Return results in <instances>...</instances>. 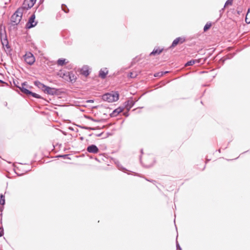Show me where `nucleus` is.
<instances>
[{"mask_svg": "<svg viewBox=\"0 0 250 250\" xmlns=\"http://www.w3.org/2000/svg\"><path fill=\"white\" fill-rule=\"evenodd\" d=\"M211 23L210 22H207L204 27V31L205 32L208 30L211 27Z\"/></svg>", "mask_w": 250, "mask_h": 250, "instance_id": "393cba45", "label": "nucleus"}, {"mask_svg": "<svg viewBox=\"0 0 250 250\" xmlns=\"http://www.w3.org/2000/svg\"><path fill=\"white\" fill-rule=\"evenodd\" d=\"M176 249L177 250H182V249L177 241H176Z\"/></svg>", "mask_w": 250, "mask_h": 250, "instance_id": "7c9ffc66", "label": "nucleus"}, {"mask_svg": "<svg viewBox=\"0 0 250 250\" xmlns=\"http://www.w3.org/2000/svg\"><path fill=\"white\" fill-rule=\"evenodd\" d=\"M15 83V85L17 87V86H18V84H16V83Z\"/></svg>", "mask_w": 250, "mask_h": 250, "instance_id": "603ef678", "label": "nucleus"}, {"mask_svg": "<svg viewBox=\"0 0 250 250\" xmlns=\"http://www.w3.org/2000/svg\"><path fill=\"white\" fill-rule=\"evenodd\" d=\"M68 156H69V155H68V154H63V155H59L58 156V157H61V158H63L64 159H69V158L68 157Z\"/></svg>", "mask_w": 250, "mask_h": 250, "instance_id": "c756f323", "label": "nucleus"}, {"mask_svg": "<svg viewBox=\"0 0 250 250\" xmlns=\"http://www.w3.org/2000/svg\"><path fill=\"white\" fill-rule=\"evenodd\" d=\"M32 88V86L29 85V87H28V88Z\"/></svg>", "mask_w": 250, "mask_h": 250, "instance_id": "8fccbe9b", "label": "nucleus"}, {"mask_svg": "<svg viewBox=\"0 0 250 250\" xmlns=\"http://www.w3.org/2000/svg\"><path fill=\"white\" fill-rule=\"evenodd\" d=\"M241 12H242V10H237V14L238 15H240Z\"/></svg>", "mask_w": 250, "mask_h": 250, "instance_id": "58836bf2", "label": "nucleus"}, {"mask_svg": "<svg viewBox=\"0 0 250 250\" xmlns=\"http://www.w3.org/2000/svg\"><path fill=\"white\" fill-rule=\"evenodd\" d=\"M168 73V71H166V72H164V74H166V73Z\"/></svg>", "mask_w": 250, "mask_h": 250, "instance_id": "09e8293b", "label": "nucleus"}, {"mask_svg": "<svg viewBox=\"0 0 250 250\" xmlns=\"http://www.w3.org/2000/svg\"><path fill=\"white\" fill-rule=\"evenodd\" d=\"M81 140H83V137H81Z\"/></svg>", "mask_w": 250, "mask_h": 250, "instance_id": "864d4df0", "label": "nucleus"}, {"mask_svg": "<svg viewBox=\"0 0 250 250\" xmlns=\"http://www.w3.org/2000/svg\"><path fill=\"white\" fill-rule=\"evenodd\" d=\"M29 87V85L26 82H24L21 84V86H17V87L20 89L22 93V88H27Z\"/></svg>", "mask_w": 250, "mask_h": 250, "instance_id": "6ab92c4d", "label": "nucleus"}, {"mask_svg": "<svg viewBox=\"0 0 250 250\" xmlns=\"http://www.w3.org/2000/svg\"><path fill=\"white\" fill-rule=\"evenodd\" d=\"M115 164L119 170H122L124 172H125V171H128V170H127L125 167H123L122 166V165L119 161L116 162Z\"/></svg>", "mask_w": 250, "mask_h": 250, "instance_id": "412c9836", "label": "nucleus"}, {"mask_svg": "<svg viewBox=\"0 0 250 250\" xmlns=\"http://www.w3.org/2000/svg\"><path fill=\"white\" fill-rule=\"evenodd\" d=\"M108 70L106 68H104V69H101L99 71V76L100 78L104 79L106 77V75L108 73Z\"/></svg>", "mask_w": 250, "mask_h": 250, "instance_id": "2eb2a0df", "label": "nucleus"}, {"mask_svg": "<svg viewBox=\"0 0 250 250\" xmlns=\"http://www.w3.org/2000/svg\"><path fill=\"white\" fill-rule=\"evenodd\" d=\"M86 151L90 153L97 154L99 152V149L95 145H91L87 147Z\"/></svg>", "mask_w": 250, "mask_h": 250, "instance_id": "9d476101", "label": "nucleus"}, {"mask_svg": "<svg viewBox=\"0 0 250 250\" xmlns=\"http://www.w3.org/2000/svg\"><path fill=\"white\" fill-rule=\"evenodd\" d=\"M128 111H127V112H125L124 113V114L125 116H128V114L127 113Z\"/></svg>", "mask_w": 250, "mask_h": 250, "instance_id": "c03bdc74", "label": "nucleus"}, {"mask_svg": "<svg viewBox=\"0 0 250 250\" xmlns=\"http://www.w3.org/2000/svg\"><path fill=\"white\" fill-rule=\"evenodd\" d=\"M0 41L3 47H4L5 45H8V44H9L8 41L7 40L6 36H5V37L3 39H2L1 36Z\"/></svg>", "mask_w": 250, "mask_h": 250, "instance_id": "aec40b11", "label": "nucleus"}, {"mask_svg": "<svg viewBox=\"0 0 250 250\" xmlns=\"http://www.w3.org/2000/svg\"><path fill=\"white\" fill-rule=\"evenodd\" d=\"M163 75H164L163 72H159L154 74V76L155 77H161Z\"/></svg>", "mask_w": 250, "mask_h": 250, "instance_id": "c85d7f7f", "label": "nucleus"}, {"mask_svg": "<svg viewBox=\"0 0 250 250\" xmlns=\"http://www.w3.org/2000/svg\"><path fill=\"white\" fill-rule=\"evenodd\" d=\"M233 57V56L231 55H228L220 59V61L222 62L223 63H224L225 61L228 59H230Z\"/></svg>", "mask_w": 250, "mask_h": 250, "instance_id": "5701e85b", "label": "nucleus"}, {"mask_svg": "<svg viewBox=\"0 0 250 250\" xmlns=\"http://www.w3.org/2000/svg\"><path fill=\"white\" fill-rule=\"evenodd\" d=\"M218 151H219V152H220V151H221V149H220V148L218 149Z\"/></svg>", "mask_w": 250, "mask_h": 250, "instance_id": "3c124183", "label": "nucleus"}, {"mask_svg": "<svg viewBox=\"0 0 250 250\" xmlns=\"http://www.w3.org/2000/svg\"><path fill=\"white\" fill-rule=\"evenodd\" d=\"M78 126L81 128H82V129H85V128L86 126H83V125H78Z\"/></svg>", "mask_w": 250, "mask_h": 250, "instance_id": "f704fd0d", "label": "nucleus"}, {"mask_svg": "<svg viewBox=\"0 0 250 250\" xmlns=\"http://www.w3.org/2000/svg\"><path fill=\"white\" fill-rule=\"evenodd\" d=\"M103 132H102L101 133H99V134H94L97 137H101L102 134H103Z\"/></svg>", "mask_w": 250, "mask_h": 250, "instance_id": "c9c22d12", "label": "nucleus"}, {"mask_svg": "<svg viewBox=\"0 0 250 250\" xmlns=\"http://www.w3.org/2000/svg\"><path fill=\"white\" fill-rule=\"evenodd\" d=\"M129 76H130L131 78H134V77H135V76H133V73L130 72V73Z\"/></svg>", "mask_w": 250, "mask_h": 250, "instance_id": "4c0bfd02", "label": "nucleus"}, {"mask_svg": "<svg viewBox=\"0 0 250 250\" xmlns=\"http://www.w3.org/2000/svg\"><path fill=\"white\" fill-rule=\"evenodd\" d=\"M0 204L4 205L5 204V196L3 194L0 195Z\"/></svg>", "mask_w": 250, "mask_h": 250, "instance_id": "b1692460", "label": "nucleus"}, {"mask_svg": "<svg viewBox=\"0 0 250 250\" xmlns=\"http://www.w3.org/2000/svg\"><path fill=\"white\" fill-rule=\"evenodd\" d=\"M164 50V48H160V47L154 48L153 51L150 53V56L159 55Z\"/></svg>", "mask_w": 250, "mask_h": 250, "instance_id": "4468645a", "label": "nucleus"}, {"mask_svg": "<svg viewBox=\"0 0 250 250\" xmlns=\"http://www.w3.org/2000/svg\"><path fill=\"white\" fill-rule=\"evenodd\" d=\"M87 118L91 120L92 121H94V122H99V120H95V119H93V118H92L91 117H87Z\"/></svg>", "mask_w": 250, "mask_h": 250, "instance_id": "72a5a7b5", "label": "nucleus"}, {"mask_svg": "<svg viewBox=\"0 0 250 250\" xmlns=\"http://www.w3.org/2000/svg\"><path fill=\"white\" fill-rule=\"evenodd\" d=\"M97 128H98V127H91V130H96Z\"/></svg>", "mask_w": 250, "mask_h": 250, "instance_id": "37998d69", "label": "nucleus"}, {"mask_svg": "<svg viewBox=\"0 0 250 250\" xmlns=\"http://www.w3.org/2000/svg\"><path fill=\"white\" fill-rule=\"evenodd\" d=\"M44 93L52 96L56 95L58 94V89L47 86L46 88L44 89Z\"/></svg>", "mask_w": 250, "mask_h": 250, "instance_id": "6e6552de", "label": "nucleus"}, {"mask_svg": "<svg viewBox=\"0 0 250 250\" xmlns=\"http://www.w3.org/2000/svg\"><path fill=\"white\" fill-rule=\"evenodd\" d=\"M196 62L199 63L200 62V60H190L189 61H188V62H187L185 63V66H191V65H193Z\"/></svg>", "mask_w": 250, "mask_h": 250, "instance_id": "f3484780", "label": "nucleus"}, {"mask_svg": "<svg viewBox=\"0 0 250 250\" xmlns=\"http://www.w3.org/2000/svg\"><path fill=\"white\" fill-rule=\"evenodd\" d=\"M0 83H7L6 82L3 81L2 80H0Z\"/></svg>", "mask_w": 250, "mask_h": 250, "instance_id": "79ce46f5", "label": "nucleus"}, {"mask_svg": "<svg viewBox=\"0 0 250 250\" xmlns=\"http://www.w3.org/2000/svg\"><path fill=\"white\" fill-rule=\"evenodd\" d=\"M3 208L2 207H0V211H2L3 210Z\"/></svg>", "mask_w": 250, "mask_h": 250, "instance_id": "a18cd8bd", "label": "nucleus"}, {"mask_svg": "<svg viewBox=\"0 0 250 250\" xmlns=\"http://www.w3.org/2000/svg\"><path fill=\"white\" fill-rule=\"evenodd\" d=\"M119 96L118 92H115L114 93H107L103 95L102 99L104 101L108 102H113L119 100Z\"/></svg>", "mask_w": 250, "mask_h": 250, "instance_id": "f03ea898", "label": "nucleus"}, {"mask_svg": "<svg viewBox=\"0 0 250 250\" xmlns=\"http://www.w3.org/2000/svg\"><path fill=\"white\" fill-rule=\"evenodd\" d=\"M124 110L123 107H119L116 109H114L112 113L110 114V116L111 117H116L119 113L122 112Z\"/></svg>", "mask_w": 250, "mask_h": 250, "instance_id": "f8f14e48", "label": "nucleus"}, {"mask_svg": "<svg viewBox=\"0 0 250 250\" xmlns=\"http://www.w3.org/2000/svg\"><path fill=\"white\" fill-rule=\"evenodd\" d=\"M66 60L65 59H59L57 61V64L59 66H62L68 62H66Z\"/></svg>", "mask_w": 250, "mask_h": 250, "instance_id": "a211bd4d", "label": "nucleus"}, {"mask_svg": "<svg viewBox=\"0 0 250 250\" xmlns=\"http://www.w3.org/2000/svg\"><path fill=\"white\" fill-rule=\"evenodd\" d=\"M36 1V0H24L22 6L19 8H21V12L23 13L32 7Z\"/></svg>", "mask_w": 250, "mask_h": 250, "instance_id": "7ed1b4c3", "label": "nucleus"}, {"mask_svg": "<svg viewBox=\"0 0 250 250\" xmlns=\"http://www.w3.org/2000/svg\"><path fill=\"white\" fill-rule=\"evenodd\" d=\"M62 10L66 13H67L69 12V9L68 8L67 6L64 4H62Z\"/></svg>", "mask_w": 250, "mask_h": 250, "instance_id": "a878e982", "label": "nucleus"}, {"mask_svg": "<svg viewBox=\"0 0 250 250\" xmlns=\"http://www.w3.org/2000/svg\"><path fill=\"white\" fill-rule=\"evenodd\" d=\"M3 229L2 228H0V237L3 236Z\"/></svg>", "mask_w": 250, "mask_h": 250, "instance_id": "2f4dec72", "label": "nucleus"}, {"mask_svg": "<svg viewBox=\"0 0 250 250\" xmlns=\"http://www.w3.org/2000/svg\"><path fill=\"white\" fill-rule=\"evenodd\" d=\"M245 21L247 23H250V8L248 9L247 13L245 18Z\"/></svg>", "mask_w": 250, "mask_h": 250, "instance_id": "4be33fe9", "label": "nucleus"}, {"mask_svg": "<svg viewBox=\"0 0 250 250\" xmlns=\"http://www.w3.org/2000/svg\"><path fill=\"white\" fill-rule=\"evenodd\" d=\"M43 0H40V2H39V3H40V4L42 3H43Z\"/></svg>", "mask_w": 250, "mask_h": 250, "instance_id": "49530a36", "label": "nucleus"}, {"mask_svg": "<svg viewBox=\"0 0 250 250\" xmlns=\"http://www.w3.org/2000/svg\"><path fill=\"white\" fill-rule=\"evenodd\" d=\"M22 93L27 96H32L33 97L37 98V99H42L41 96L40 95L33 92L27 88H22Z\"/></svg>", "mask_w": 250, "mask_h": 250, "instance_id": "0eeeda50", "label": "nucleus"}, {"mask_svg": "<svg viewBox=\"0 0 250 250\" xmlns=\"http://www.w3.org/2000/svg\"><path fill=\"white\" fill-rule=\"evenodd\" d=\"M135 102L132 98H130L126 101L124 104V109L125 108L128 111L135 104Z\"/></svg>", "mask_w": 250, "mask_h": 250, "instance_id": "1a4fd4ad", "label": "nucleus"}, {"mask_svg": "<svg viewBox=\"0 0 250 250\" xmlns=\"http://www.w3.org/2000/svg\"><path fill=\"white\" fill-rule=\"evenodd\" d=\"M38 23L37 21H35V15L32 14L29 18L28 21L25 24L26 29H30L35 27Z\"/></svg>", "mask_w": 250, "mask_h": 250, "instance_id": "20e7f679", "label": "nucleus"}, {"mask_svg": "<svg viewBox=\"0 0 250 250\" xmlns=\"http://www.w3.org/2000/svg\"><path fill=\"white\" fill-rule=\"evenodd\" d=\"M23 13L21 8H18L15 13L12 15L10 19V28L11 29L17 30V25L21 21Z\"/></svg>", "mask_w": 250, "mask_h": 250, "instance_id": "f257e3e1", "label": "nucleus"}, {"mask_svg": "<svg viewBox=\"0 0 250 250\" xmlns=\"http://www.w3.org/2000/svg\"><path fill=\"white\" fill-rule=\"evenodd\" d=\"M93 134H94L93 133H91V134H90L89 135V136H92V135H93Z\"/></svg>", "mask_w": 250, "mask_h": 250, "instance_id": "de8ad7c7", "label": "nucleus"}, {"mask_svg": "<svg viewBox=\"0 0 250 250\" xmlns=\"http://www.w3.org/2000/svg\"><path fill=\"white\" fill-rule=\"evenodd\" d=\"M233 0H227L225 3L224 7L228 5H231L233 3Z\"/></svg>", "mask_w": 250, "mask_h": 250, "instance_id": "cd10ccee", "label": "nucleus"}, {"mask_svg": "<svg viewBox=\"0 0 250 250\" xmlns=\"http://www.w3.org/2000/svg\"><path fill=\"white\" fill-rule=\"evenodd\" d=\"M34 85L38 87L39 89H41L44 92V89H45L47 85L44 84L39 81H36L34 82Z\"/></svg>", "mask_w": 250, "mask_h": 250, "instance_id": "ddd939ff", "label": "nucleus"}, {"mask_svg": "<svg viewBox=\"0 0 250 250\" xmlns=\"http://www.w3.org/2000/svg\"><path fill=\"white\" fill-rule=\"evenodd\" d=\"M225 7H223V8H222L220 11H219V12L220 13V14H221V13H222L223 12H224V8Z\"/></svg>", "mask_w": 250, "mask_h": 250, "instance_id": "e433bc0d", "label": "nucleus"}, {"mask_svg": "<svg viewBox=\"0 0 250 250\" xmlns=\"http://www.w3.org/2000/svg\"><path fill=\"white\" fill-rule=\"evenodd\" d=\"M64 76L66 77L65 79L71 83L75 82L77 77L75 74L72 72H68L66 74H64Z\"/></svg>", "mask_w": 250, "mask_h": 250, "instance_id": "423d86ee", "label": "nucleus"}, {"mask_svg": "<svg viewBox=\"0 0 250 250\" xmlns=\"http://www.w3.org/2000/svg\"><path fill=\"white\" fill-rule=\"evenodd\" d=\"M141 153H143V149H141Z\"/></svg>", "mask_w": 250, "mask_h": 250, "instance_id": "5fc2aeb1", "label": "nucleus"}, {"mask_svg": "<svg viewBox=\"0 0 250 250\" xmlns=\"http://www.w3.org/2000/svg\"><path fill=\"white\" fill-rule=\"evenodd\" d=\"M81 73L86 77L89 75V67L87 65L83 66L81 70Z\"/></svg>", "mask_w": 250, "mask_h": 250, "instance_id": "dca6fc26", "label": "nucleus"}, {"mask_svg": "<svg viewBox=\"0 0 250 250\" xmlns=\"http://www.w3.org/2000/svg\"><path fill=\"white\" fill-rule=\"evenodd\" d=\"M91 127L86 126L85 128V129H86V130H91Z\"/></svg>", "mask_w": 250, "mask_h": 250, "instance_id": "a19ab883", "label": "nucleus"}, {"mask_svg": "<svg viewBox=\"0 0 250 250\" xmlns=\"http://www.w3.org/2000/svg\"><path fill=\"white\" fill-rule=\"evenodd\" d=\"M25 62L29 65H32L35 62V58L33 54L30 52H26L24 55Z\"/></svg>", "mask_w": 250, "mask_h": 250, "instance_id": "39448f33", "label": "nucleus"}, {"mask_svg": "<svg viewBox=\"0 0 250 250\" xmlns=\"http://www.w3.org/2000/svg\"><path fill=\"white\" fill-rule=\"evenodd\" d=\"M4 46H5V47H6L5 52H6V53L10 54L12 51V49H11L10 45H9V44H8V45H5Z\"/></svg>", "mask_w": 250, "mask_h": 250, "instance_id": "bb28decb", "label": "nucleus"}, {"mask_svg": "<svg viewBox=\"0 0 250 250\" xmlns=\"http://www.w3.org/2000/svg\"><path fill=\"white\" fill-rule=\"evenodd\" d=\"M185 41V39L183 37H178L176 38L172 42L169 48H172L176 46L178 43H182Z\"/></svg>", "mask_w": 250, "mask_h": 250, "instance_id": "9b49d317", "label": "nucleus"}, {"mask_svg": "<svg viewBox=\"0 0 250 250\" xmlns=\"http://www.w3.org/2000/svg\"><path fill=\"white\" fill-rule=\"evenodd\" d=\"M87 103H93L94 101L93 100H89L87 101Z\"/></svg>", "mask_w": 250, "mask_h": 250, "instance_id": "ea45409f", "label": "nucleus"}, {"mask_svg": "<svg viewBox=\"0 0 250 250\" xmlns=\"http://www.w3.org/2000/svg\"><path fill=\"white\" fill-rule=\"evenodd\" d=\"M145 179H146V181H149V182H151V183H153V184H155V183H156V181L155 180H149V179H147V178H145Z\"/></svg>", "mask_w": 250, "mask_h": 250, "instance_id": "473e14b6", "label": "nucleus"}]
</instances>
